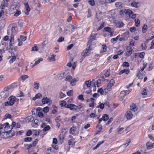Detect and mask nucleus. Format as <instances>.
Returning <instances> with one entry per match:
<instances>
[{
	"mask_svg": "<svg viewBox=\"0 0 154 154\" xmlns=\"http://www.w3.org/2000/svg\"><path fill=\"white\" fill-rule=\"evenodd\" d=\"M61 102L60 105L61 107L65 106L66 108H69L70 110L73 111L76 110L77 109L78 106L75 105L71 104L66 105V102L63 100L61 101Z\"/></svg>",
	"mask_w": 154,
	"mask_h": 154,
	"instance_id": "nucleus-1",
	"label": "nucleus"
},
{
	"mask_svg": "<svg viewBox=\"0 0 154 154\" xmlns=\"http://www.w3.org/2000/svg\"><path fill=\"white\" fill-rule=\"evenodd\" d=\"M16 98L15 97L11 96L9 98V101H7L5 103V106H12L16 101Z\"/></svg>",
	"mask_w": 154,
	"mask_h": 154,
	"instance_id": "nucleus-2",
	"label": "nucleus"
},
{
	"mask_svg": "<svg viewBox=\"0 0 154 154\" xmlns=\"http://www.w3.org/2000/svg\"><path fill=\"white\" fill-rule=\"evenodd\" d=\"M97 35V34L96 33L94 34H93L91 33L88 39V45H89L88 48H89L91 46V45L93 42L94 40H95L96 39V37Z\"/></svg>",
	"mask_w": 154,
	"mask_h": 154,
	"instance_id": "nucleus-3",
	"label": "nucleus"
},
{
	"mask_svg": "<svg viewBox=\"0 0 154 154\" xmlns=\"http://www.w3.org/2000/svg\"><path fill=\"white\" fill-rule=\"evenodd\" d=\"M104 29L106 32H108V35L112 37L113 35V34L114 32V29L108 27H105L104 28Z\"/></svg>",
	"mask_w": 154,
	"mask_h": 154,
	"instance_id": "nucleus-4",
	"label": "nucleus"
},
{
	"mask_svg": "<svg viewBox=\"0 0 154 154\" xmlns=\"http://www.w3.org/2000/svg\"><path fill=\"white\" fill-rule=\"evenodd\" d=\"M9 94V92L3 91L0 93V96L2 99H4L8 97Z\"/></svg>",
	"mask_w": 154,
	"mask_h": 154,
	"instance_id": "nucleus-5",
	"label": "nucleus"
},
{
	"mask_svg": "<svg viewBox=\"0 0 154 154\" xmlns=\"http://www.w3.org/2000/svg\"><path fill=\"white\" fill-rule=\"evenodd\" d=\"M51 100L47 97H44L42 99V103L43 104H48L51 103Z\"/></svg>",
	"mask_w": 154,
	"mask_h": 154,
	"instance_id": "nucleus-6",
	"label": "nucleus"
},
{
	"mask_svg": "<svg viewBox=\"0 0 154 154\" xmlns=\"http://www.w3.org/2000/svg\"><path fill=\"white\" fill-rule=\"evenodd\" d=\"M141 4V2H133L131 4V6L134 8H137L139 7Z\"/></svg>",
	"mask_w": 154,
	"mask_h": 154,
	"instance_id": "nucleus-7",
	"label": "nucleus"
},
{
	"mask_svg": "<svg viewBox=\"0 0 154 154\" xmlns=\"http://www.w3.org/2000/svg\"><path fill=\"white\" fill-rule=\"evenodd\" d=\"M125 116L128 119H131L132 118L133 115L130 111H128L125 114Z\"/></svg>",
	"mask_w": 154,
	"mask_h": 154,
	"instance_id": "nucleus-8",
	"label": "nucleus"
},
{
	"mask_svg": "<svg viewBox=\"0 0 154 154\" xmlns=\"http://www.w3.org/2000/svg\"><path fill=\"white\" fill-rule=\"evenodd\" d=\"M127 51V55L128 57L130 56L132 54L133 49L130 46H127L126 48Z\"/></svg>",
	"mask_w": 154,
	"mask_h": 154,
	"instance_id": "nucleus-9",
	"label": "nucleus"
},
{
	"mask_svg": "<svg viewBox=\"0 0 154 154\" xmlns=\"http://www.w3.org/2000/svg\"><path fill=\"white\" fill-rule=\"evenodd\" d=\"M14 35L11 34L10 36L9 42V46L10 48H11L13 45V44H14Z\"/></svg>",
	"mask_w": 154,
	"mask_h": 154,
	"instance_id": "nucleus-10",
	"label": "nucleus"
},
{
	"mask_svg": "<svg viewBox=\"0 0 154 154\" xmlns=\"http://www.w3.org/2000/svg\"><path fill=\"white\" fill-rule=\"evenodd\" d=\"M90 51V50H89V49H85V50H84L82 53V55L84 57H85L88 56Z\"/></svg>",
	"mask_w": 154,
	"mask_h": 154,
	"instance_id": "nucleus-11",
	"label": "nucleus"
},
{
	"mask_svg": "<svg viewBox=\"0 0 154 154\" xmlns=\"http://www.w3.org/2000/svg\"><path fill=\"white\" fill-rule=\"evenodd\" d=\"M146 145L147 146V149H151L154 147V143H152L149 142H147Z\"/></svg>",
	"mask_w": 154,
	"mask_h": 154,
	"instance_id": "nucleus-12",
	"label": "nucleus"
},
{
	"mask_svg": "<svg viewBox=\"0 0 154 154\" xmlns=\"http://www.w3.org/2000/svg\"><path fill=\"white\" fill-rule=\"evenodd\" d=\"M68 29L69 31V32H73L74 30L76 29V27L71 24L69 25L68 26Z\"/></svg>",
	"mask_w": 154,
	"mask_h": 154,
	"instance_id": "nucleus-13",
	"label": "nucleus"
},
{
	"mask_svg": "<svg viewBox=\"0 0 154 154\" xmlns=\"http://www.w3.org/2000/svg\"><path fill=\"white\" fill-rule=\"evenodd\" d=\"M7 133L8 135V137H11L13 136L15 134V132L14 131L11 129L9 130L7 132Z\"/></svg>",
	"mask_w": 154,
	"mask_h": 154,
	"instance_id": "nucleus-14",
	"label": "nucleus"
},
{
	"mask_svg": "<svg viewBox=\"0 0 154 154\" xmlns=\"http://www.w3.org/2000/svg\"><path fill=\"white\" fill-rule=\"evenodd\" d=\"M42 97V94L40 93H38L35 95L34 97L32 98V100L34 101L37 99H40Z\"/></svg>",
	"mask_w": 154,
	"mask_h": 154,
	"instance_id": "nucleus-15",
	"label": "nucleus"
},
{
	"mask_svg": "<svg viewBox=\"0 0 154 154\" xmlns=\"http://www.w3.org/2000/svg\"><path fill=\"white\" fill-rule=\"evenodd\" d=\"M25 6L26 10V11L25 12V13L26 15H28L29 14V12L30 11V8L28 3L25 4Z\"/></svg>",
	"mask_w": 154,
	"mask_h": 154,
	"instance_id": "nucleus-16",
	"label": "nucleus"
},
{
	"mask_svg": "<svg viewBox=\"0 0 154 154\" xmlns=\"http://www.w3.org/2000/svg\"><path fill=\"white\" fill-rule=\"evenodd\" d=\"M91 85V82L90 81H86L83 85V86L85 88L86 86L87 88H89Z\"/></svg>",
	"mask_w": 154,
	"mask_h": 154,
	"instance_id": "nucleus-17",
	"label": "nucleus"
},
{
	"mask_svg": "<svg viewBox=\"0 0 154 154\" xmlns=\"http://www.w3.org/2000/svg\"><path fill=\"white\" fill-rule=\"evenodd\" d=\"M130 109L134 112H135L137 109V107L136 105L134 103H133L130 106Z\"/></svg>",
	"mask_w": 154,
	"mask_h": 154,
	"instance_id": "nucleus-18",
	"label": "nucleus"
},
{
	"mask_svg": "<svg viewBox=\"0 0 154 154\" xmlns=\"http://www.w3.org/2000/svg\"><path fill=\"white\" fill-rule=\"evenodd\" d=\"M13 88L12 84L11 85L9 86H8L4 88V91H6L7 92H9V90L12 89Z\"/></svg>",
	"mask_w": 154,
	"mask_h": 154,
	"instance_id": "nucleus-19",
	"label": "nucleus"
},
{
	"mask_svg": "<svg viewBox=\"0 0 154 154\" xmlns=\"http://www.w3.org/2000/svg\"><path fill=\"white\" fill-rule=\"evenodd\" d=\"M56 55L52 54L51 55V57H49L48 58V60L50 62L54 61L55 60V57Z\"/></svg>",
	"mask_w": 154,
	"mask_h": 154,
	"instance_id": "nucleus-20",
	"label": "nucleus"
},
{
	"mask_svg": "<svg viewBox=\"0 0 154 154\" xmlns=\"http://www.w3.org/2000/svg\"><path fill=\"white\" fill-rule=\"evenodd\" d=\"M104 142V140H102L101 141H100L98 143L97 145L94 147L93 148V150H95L97 149L99 146L102 143Z\"/></svg>",
	"mask_w": 154,
	"mask_h": 154,
	"instance_id": "nucleus-21",
	"label": "nucleus"
},
{
	"mask_svg": "<svg viewBox=\"0 0 154 154\" xmlns=\"http://www.w3.org/2000/svg\"><path fill=\"white\" fill-rule=\"evenodd\" d=\"M34 118L32 116H29L26 118V121L28 122H31L34 120Z\"/></svg>",
	"mask_w": 154,
	"mask_h": 154,
	"instance_id": "nucleus-22",
	"label": "nucleus"
},
{
	"mask_svg": "<svg viewBox=\"0 0 154 154\" xmlns=\"http://www.w3.org/2000/svg\"><path fill=\"white\" fill-rule=\"evenodd\" d=\"M8 135L7 133V132H1V136L2 137L4 138H8Z\"/></svg>",
	"mask_w": 154,
	"mask_h": 154,
	"instance_id": "nucleus-23",
	"label": "nucleus"
},
{
	"mask_svg": "<svg viewBox=\"0 0 154 154\" xmlns=\"http://www.w3.org/2000/svg\"><path fill=\"white\" fill-rule=\"evenodd\" d=\"M75 127H72L70 129L69 133L70 134L74 135L75 134Z\"/></svg>",
	"mask_w": 154,
	"mask_h": 154,
	"instance_id": "nucleus-24",
	"label": "nucleus"
},
{
	"mask_svg": "<svg viewBox=\"0 0 154 154\" xmlns=\"http://www.w3.org/2000/svg\"><path fill=\"white\" fill-rule=\"evenodd\" d=\"M147 26L146 25L144 24L142 29V32L143 33H145L147 30Z\"/></svg>",
	"mask_w": 154,
	"mask_h": 154,
	"instance_id": "nucleus-25",
	"label": "nucleus"
},
{
	"mask_svg": "<svg viewBox=\"0 0 154 154\" xmlns=\"http://www.w3.org/2000/svg\"><path fill=\"white\" fill-rule=\"evenodd\" d=\"M103 120L106 121L108 120L109 119V116L106 114H104L102 117Z\"/></svg>",
	"mask_w": 154,
	"mask_h": 154,
	"instance_id": "nucleus-26",
	"label": "nucleus"
},
{
	"mask_svg": "<svg viewBox=\"0 0 154 154\" xmlns=\"http://www.w3.org/2000/svg\"><path fill=\"white\" fill-rule=\"evenodd\" d=\"M124 37L125 38L126 40H127L129 36V32H126L124 34Z\"/></svg>",
	"mask_w": 154,
	"mask_h": 154,
	"instance_id": "nucleus-27",
	"label": "nucleus"
},
{
	"mask_svg": "<svg viewBox=\"0 0 154 154\" xmlns=\"http://www.w3.org/2000/svg\"><path fill=\"white\" fill-rule=\"evenodd\" d=\"M96 127V128H97V127L99 128L98 129V130L97 131V132L96 133V134H97L99 133L101 131L102 128V126L101 125H99V124H98V125H97V126Z\"/></svg>",
	"mask_w": 154,
	"mask_h": 154,
	"instance_id": "nucleus-28",
	"label": "nucleus"
},
{
	"mask_svg": "<svg viewBox=\"0 0 154 154\" xmlns=\"http://www.w3.org/2000/svg\"><path fill=\"white\" fill-rule=\"evenodd\" d=\"M154 67V64L152 63H150L149 65V67L147 68L146 69L148 71H149L152 69Z\"/></svg>",
	"mask_w": 154,
	"mask_h": 154,
	"instance_id": "nucleus-29",
	"label": "nucleus"
},
{
	"mask_svg": "<svg viewBox=\"0 0 154 154\" xmlns=\"http://www.w3.org/2000/svg\"><path fill=\"white\" fill-rule=\"evenodd\" d=\"M124 12L126 15H128L129 16H130L131 14L132 13V11L129 9L125 10Z\"/></svg>",
	"mask_w": 154,
	"mask_h": 154,
	"instance_id": "nucleus-30",
	"label": "nucleus"
},
{
	"mask_svg": "<svg viewBox=\"0 0 154 154\" xmlns=\"http://www.w3.org/2000/svg\"><path fill=\"white\" fill-rule=\"evenodd\" d=\"M17 28L16 27L12 26L11 29L12 34L14 35L15 34L17 31Z\"/></svg>",
	"mask_w": 154,
	"mask_h": 154,
	"instance_id": "nucleus-31",
	"label": "nucleus"
},
{
	"mask_svg": "<svg viewBox=\"0 0 154 154\" xmlns=\"http://www.w3.org/2000/svg\"><path fill=\"white\" fill-rule=\"evenodd\" d=\"M134 21L136 26L137 27L138 26L140 23V21L138 19H135Z\"/></svg>",
	"mask_w": 154,
	"mask_h": 154,
	"instance_id": "nucleus-32",
	"label": "nucleus"
},
{
	"mask_svg": "<svg viewBox=\"0 0 154 154\" xmlns=\"http://www.w3.org/2000/svg\"><path fill=\"white\" fill-rule=\"evenodd\" d=\"M122 3L121 2H117L115 3V5L117 8L122 7Z\"/></svg>",
	"mask_w": 154,
	"mask_h": 154,
	"instance_id": "nucleus-33",
	"label": "nucleus"
},
{
	"mask_svg": "<svg viewBox=\"0 0 154 154\" xmlns=\"http://www.w3.org/2000/svg\"><path fill=\"white\" fill-rule=\"evenodd\" d=\"M97 108H100L101 109H103L104 108V104L103 103H100L96 107Z\"/></svg>",
	"mask_w": 154,
	"mask_h": 154,
	"instance_id": "nucleus-34",
	"label": "nucleus"
},
{
	"mask_svg": "<svg viewBox=\"0 0 154 154\" xmlns=\"http://www.w3.org/2000/svg\"><path fill=\"white\" fill-rule=\"evenodd\" d=\"M72 79V77L70 75H68L65 79L66 81L69 82Z\"/></svg>",
	"mask_w": 154,
	"mask_h": 154,
	"instance_id": "nucleus-35",
	"label": "nucleus"
},
{
	"mask_svg": "<svg viewBox=\"0 0 154 154\" xmlns=\"http://www.w3.org/2000/svg\"><path fill=\"white\" fill-rule=\"evenodd\" d=\"M28 77L29 76L27 75H23L21 76V78L24 81L26 79H27Z\"/></svg>",
	"mask_w": 154,
	"mask_h": 154,
	"instance_id": "nucleus-36",
	"label": "nucleus"
},
{
	"mask_svg": "<svg viewBox=\"0 0 154 154\" xmlns=\"http://www.w3.org/2000/svg\"><path fill=\"white\" fill-rule=\"evenodd\" d=\"M126 95L124 91H122L120 94V96L122 98H124Z\"/></svg>",
	"mask_w": 154,
	"mask_h": 154,
	"instance_id": "nucleus-37",
	"label": "nucleus"
},
{
	"mask_svg": "<svg viewBox=\"0 0 154 154\" xmlns=\"http://www.w3.org/2000/svg\"><path fill=\"white\" fill-rule=\"evenodd\" d=\"M76 81L75 79L74 78L70 82V85L72 86H74L75 85V83Z\"/></svg>",
	"mask_w": 154,
	"mask_h": 154,
	"instance_id": "nucleus-38",
	"label": "nucleus"
},
{
	"mask_svg": "<svg viewBox=\"0 0 154 154\" xmlns=\"http://www.w3.org/2000/svg\"><path fill=\"white\" fill-rule=\"evenodd\" d=\"M138 53L139 54V57L140 58L142 59L144 58V56L145 54V53L144 52H142Z\"/></svg>",
	"mask_w": 154,
	"mask_h": 154,
	"instance_id": "nucleus-39",
	"label": "nucleus"
},
{
	"mask_svg": "<svg viewBox=\"0 0 154 154\" xmlns=\"http://www.w3.org/2000/svg\"><path fill=\"white\" fill-rule=\"evenodd\" d=\"M88 3L92 6H94L95 4L94 0H89Z\"/></svg>",
	"mask_w": 154,
	"mask_h": 154,
	"instance_id": "nucleus-40",
	"label": "nucleus"
},
{
	"mask_svg": "<svg viewBox=\"0 0 154 154\" xmlns=\"http://www.w3.org/2000/svg\"><path fill=\"white\" fill-rule=\"evenodd\" d=\"M122 66L126 67H128L129 66V63L128 62L125 61L123 63Z\"/></svg>",
	"mask_w": 154,
	"mask_h": 154,
	"instance_id": "nucleus-41",
	"label": "nucleus"
},
{
	"mask_svg": "<svg viewBox=\"0 0 154 154\" xmlns=\"http://www.w3.org/2000/svg\"><path fill=\"white\" fill-rule=\"evenodd\" d=\"M118 26L119 28H121L124 25V23L122 21H119L118 23Z\"/></svg>",
	"mask_w": 154,
	"mask_h": 154,
	"instance_id": "nucleus-42",
	"label": "nucleus"
},
{
	"mask_svg": "<svg viewBox=\"0 0 154 154\" xmlns=\"http://www.w3.org/2000/svg\"><path fill=\"white\" fill-rule=\"evenodd\" d=\"M110 75V70H107L105 74H104V75H105V77H108Z\"/></svg>",
	"mask_w": 154,
	"mask_h": 154,
	"instance_id": "nucleus-43",
	"label": "nucleus"
},
{
	"mask_svg": "<svg viewBox=\"0 0 154 154\" xmlns=\"http://www.w3.org/2000/svg\"><path fill=\"white\" fill-rule=\"evenodd\" d=\"M21 14V12L20 11L18 10H17L15 12V13L14 14V16L15 17H17Z\"/></svg>",
	"mask_w": 154,
	"mask_h": 154,
	"instance_id": "nucleus-44",
	"label": "nucleus"
},
{
	"mask_svg": "<svg viewBox=\"0 0 154 154\" xmlns=\"http://www.w3.org/2000/svg\"><path fill=\"white\" fill-rule=\"evenodd\" d=\"M32 139L30 137H27L24 138V141L25 142H31L32 140Z\"/></svg>",
	"mask_w": 154,
	"mask_h": 154,
	"instance_id": "nucleus-45",
	"label": "nucleus"
},
{
	"mask_svg": "<svg viewBox=\"0 0 154 154\" xmlns=\"http://www.w3.org/2000/svg\"><path fill=\"white\" fill-rule=\"evenodd\" d=\"M141 47L142 49L143 50H146L147 48L146 45L145 44H144V43H142L141 44Z\"/></svg>",
	"mask_w": 154,
	"mask_h": 154,
	"instance_id": "nucleus-46",
	"label": "nucleus"
},
{
	"mask_svg": "<svg viewBox=\"0 0 154 154\" xmlns=\"http://www.w3.org/2000/svg\"><path fill=\"white\" fill-rule=\"evenodd\" d=\"M58 138L60 140L62 141L64 140V137L62 134H60L58 136Z\"/></svg>",
	"mask_w": 154,
	"mask_h": 154,
	"instance_id": "nucleus-47",
	"label": "nucleus"
},
{
	"mask_svg": "<svg viewBox=\"0 0 154 154\" xmlns=\"http://www.w3.org/2000/svg\"><path fill=\"white\" fill-rule=\"evenodd\" d=\"M39 88V84L36 83V82H34V88L36 89H38Z\"/></svg>",
	"mask_w": 154,
	"mask_h": 154,
	"instance_id": "nucleus-48",
	"label": "nucleus"
},
{
	"mask_svg": "<svg viewBox=\"0 0 154 154\" xmlns=\"http://www.w3.org/2000/svg\"><path fill=\"white\" fill-rule=\"evenodd\" d=\"M147 66V63H144L143 64V67L140 69V71L143 72L144 70V69Z\"/></svg>",
	"mask_w": 154,
	"mask_h": 154,
	"instance_id": "nucleus-49",
	"label": "nucleus"
},
{
	"mask_svg": "<svg viewBox=\"0 0 154 154\" xmlns=\"http://www.w3.org/2000/svg\"><path fill=\"white\" fill-rule=\"evenodd\" d=\"M102 50L101 51V52H104L106 51V45H102Z\"/></svg>",
	"mask_w": 154,
	"mask_h": 154,
	"instance_id": "nucleus-50",
	"label": "nucleus"
},
{
	"mask_svg": "<svg viewBox=\"0 0 154 154\" xmlns=\"http://www.w3.org/2000/svg\"><path fill=\"white\" fill-rule=\"evenodd\" d=\"M49 108L48 107L46 106L43 109V111L44 112L47 113L49 111Z\"/></svg>",
	"mask_w": 154,
	"mask_h": 154,
	"instance_id": "nucleus-51",
	"label": "nucleus"
},
{
	"mask_svg": "<svg viewBox=\"0 0 154 154\" xmlns=\"http://www.w3.org/2000/svg\"><path fill=\"white\" fill-rule=\"evenodd\" d=\"M50 128H51L49 125H47L43 129V131H46L50 130Z\"/></svg>",
	"mask_w": 154,
	"mask_h": 154,
	"instance_id": "nucleus-52",
	"label": "nucleus"
},
{
	"mask_svg": "<svg viewBox=\"0 0 154 154\" xmlns=\"http://www.w3.org/2000/svg\"><path fill=\"white\" fill-rule=\"evenodd\" d=\"M38 50V49L37 47L36 46H35L32 48V49L31 50V51H37Z\"/></svg>",
	"mask_w": 154,
	"mask_h": 154,
	"instance_id": "nucleus-53",
	"label": "nucleus"
},
{
	"mask_svg": "<svg viewBox=\"0 0 154 154\" xmlns=\"http://www.w3.org/2000/svg\"><path fill=\"white\" fill-rule=\"evenodd\" d=\"M16 60V56H12L9 62L11 63Z\"/></svg>",
	"mask_w": 154,
	"mask_h": 154,
	"instance_id": "nucleus-54",
	"label": "nucleus"
},
{
	"mask_svg": "<svg viewBox=\"0 0 154 154\" xmlns=\"http://www.w3.org/2000/svg\"><path fill=\"white\" fill-rule=\"evenodd\" d=\"M11 116L9 114L6 113L5 114L4 116V119H6L7 118H11Z\"/></svg>",
	"mask_w": 154,
	"mask_h": 154,
	"instance_id": "nucleus-55",
	"label": "nucleus"
},
{
	"mask_svg": "<svg viewBox=\"0 0 154 154\" xmlns=\"http://www.w3.org/2000/svg\"><path fill=\"white\" fill-rule=\"evenodd\" d=\"M101 81H102L99 79L95 82V85H97V87H98L99 85L101 84Z\"/></svg>",
	"mask_w": 154,
	"mask_h": 154,
	"instance_id": "nucleus-56",
	"label": "nucleus"
},
{
	"mask_svg": "<svg viewBox=\"0 0 154 154\" xmlns=\"http://www.w3.org/2000/svg\"><path fill=\"white\" fill-rule=\"evenodd\" d=\"M64 40V38L63 37H60L57 39V41L58 42H63Z\"/></svg>",
	"mask_w": 154,
	"mask_h": 154,
	"instance_id": "nucleus-57",
	"label": "nucleus"
},
{
	"mask_svg": "<svg viewBox=\"0 0 154 154\" xmlns=\"http://www.w3.org/2000/svg\"><path fill=\"white\" fill-rule=\"evenodd\" d=\"M59 95V97L60 98H62L66 96V95L64 94L61 92H60Z\"/></svg>",
	"mask_w": 154,
	"mask_h": 154,
	"instance_id": "nucleus-58",
	"label": "nucleus"
},
{
	"mask_svg": "<svg viewBox=\"0 0 154 154\" xmlns=\"http://www.w3.org/2000/svg\"><path fill=\"white\" fill-rule=\"evenodd\" d=\"M78 98L79 99L83 101L84 100V98H83V96L82 94H81L78 96Z\"/></svg>",
	"mask_w": 154,
	"mask_h": 154,
	"instance_id": "nucleus-59",
	"label": "nucleus"
},
{
	"mask_svg": "<svg viewBox=\"0 0 154 154\" xmlns=\"http://www.w3.org/2000/svg\"><path fill=\"white\" fill-rule=\"evenodd\" d=\"M154 48V39L153 40L151 44V46L150 47V49H153Z\"/></svg>",
	"mask_w": 154,
	"mask_h": 154,
	"instance_id": "nucleus-60",
	"label": "nucleus"
},
{
	"mask_svg": "<svg viewBox=\"0 0 154 154\" xmlns=\"http://www.w3.org/2000/svg\"><path fill=\"white\" fill-rule=\"evenodd\" d=\"M38 141V139H36L33 142L32 144V145L33 146H35L37 143Z\"/></svg>",
	"mask_w": 154,
	"mask_h": 154,
	"instance_id": "nucleus-61",
	"label": "nucleus"
},
{
	"mask_svg": "<svg viewBox=\"0 0 154 154\" xmlns=\"http://www.w3.org/2000/svg\"><path fill=\"white\" fill-rule=\"evenodd\" d=\"M136 16V14H134L133 12H132V13L131 14L129 17L131 18L134 19L135 18Z\"/></svg>",
	"mask_w": 154,
	"mask_h": 154,
	"instance_id": "nucleus-62",
	"label": "nucleus"
},
{
	"mask_svg": "<svg viewBox=\"0 0 154 154\" xmlns=\"http://www.w3.org/2000/svg\"><path fill=\"white\" fill-rule=\"evenodd\" d=\"M124 73H125L126 74H128L130 73V70L129 69H123Z\"/></svg>",
	"mask_w": 154,
	"mask_h": 154,
	"instance_id": "nucleus-63",
	"label": "nucleus"
},
{
	"mask_svg": "<svg viewBox=\"0 0 154 154\" xmlns=\"http://www.w3.org/2000/svg\"><path fill=\"white\" fill-rule=\"evenodd\" d=\"M20 39L22 41H24L26 40V37L23 35H21L20 36Z\"/></svg>",
	"mask_w": 154,
	"mask_h": 154,
	"instance_id": "nucleus-64",
	"label": "nucleus"
}]
</instances>
